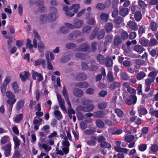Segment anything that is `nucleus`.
<instances>
[{"label":"nucleus","mask_w":158,"mask_h":158,"mask_svg":"<svg viewBox=\"0 0 158 158\" xmlns=\"http://www.w3.org/2000/svg\"><path fill=\"white\" fill-rule=\"evenodd\" d=\"M150 54L152 57H155L156 59H158V49H152L149 52Z\"/></svg>","instance_id":"25"},{"label":"nucleus","mask_w":158,"mask_h":158,"mask_svg":"<svg viewBox=\"0 0 158 158\" xmlns=\"http://www.w3.org/2000/svg\"><path fill=\"white\" fill-rule=\"evenodd\" d=\"M80 7V5L79 4H73L69 7L70 10H73V12L75 13H77Z\"/></svg>","instance_id":"21"},{"label":"nucleus","mask_w":158,"mask_h":158,"mask_svg":"<svg viewBox=\"0 0 158 158\" xmlns=\"http://www.w3.org/2000/svg\"><path fill=\"white\" fill-rule=\"evenodd\" d=\"M96 138L94 136H91L90 139L87 141L86 143L89 145H93L94 146L96 143Z\"/></svg>","instance_id":"31"},{"label":"nucleus","mask_w":158,"mask_h":158,"mask_svg":"<svg viewBox=\"0 0 158 158\" xmlns=\"http://www.w3.org/2000/svg\"><path fill=\"white\" fill-rule=\"evenodd\" d=\"M38 47L39 50L40 52L43 51L45 49V47L44 43L40 41L38 42Z\"/></svg>","instance_id":"55"},{"label":"nucleus","mask_w":158,"mask_h":158,"mask_svg":"<svg viewBox=\"0 0 158 158\" xmlns=\"http://www.w3.org/2000/svg\"><path fill=\"white\" fill-rule=\"evenodd\" d=\"M70 54H67L63 56L60 60V62L62 63H65L71 59Z\"/></svg>","instance_id":"38"},{"label":"nucleus","mask_w":158,"mask_h":158,"mask_svg":"<svg viewBox=\"0 0 158 158\" xmlns=\"http://www.w3.org/2000/svg\"><path fill=\"white\" fill-rule=\"evenodd\" d=\"M129 10L128 8H122L120 9L119 14L123 17H124L128 14Z\"/></svg>","instance_id":"20"},{"label":"nucleus","mask_w":158,"mask_h":158,"mask_svg":"<svg viewBox=\"0 0 158 158\" xmlns=\"http://www.w3.org/2000/svg\"><path fill=\"white\" fill-rule=\"evenodd\" d=\"M127 26L128 27L133 30L137 31L138 28V27L137 23L131 21H129L127 23Z\"/></svg>","instance_id":"9"},{"label":"nucleus","mask_w":158,"mask_h":158,"mask_svg":"<svg viewBox=\"0 0 158 158\" xmlns=\"http://www.w3.org/2000/svg\"><path fill=\"white\" fill-rule=\"evenodd\" d=\"M149 27L153 31H156L157 29L158 25L155 22L152 21L149 24Z\"/></svg>","instance_id":"22"},{"label":"nucleus","mask_w":158,"mask_h":158,"mask_svg":"<svg viewBox=\"0 0 158 158\" xmlns=\"http://www.w3.org/2000/svg\"><path fill=\"white\" fill-rule=\"evenodd\" d=\"M137 98L134 94H131L125 100L126 103L128 105H134L137 102Z\"/></svg>","instance_id":"3"},{"label":"nucleus","mask_w":158,"mask_h":158,"mask_svg":"<svg viewBox=\"0 0 158 158\" xmlns=\"http://www.w3.org/2000/svg\"><path fill=\"white\" fill-rule=\"evenodd\" d=\"M104 64L107 67H110L112 66L113 60L110 56L106 57Z\"/></svg>","instance_id":"16"},{"label":"nucleus","mask_w":158,"mask_h":158,"mask_svg":"<svg viewBox=\"0 0 158 158\" xmlns=\"http://www.w3.org/2000/svg\"><path fill=\"white\" fill-rule=\"evenodd\" d=\"M6 95L7 98L10 99H13L15 98V95L10 91H7L6 93Z\"/></svg>","instance_id":"58"},{"label":"nucleus","mask_w":158,"mask_h":158,"mask_svg":"<svg viewBox=\"0 0 158 158\" xmlns=\"http://www.w3.org/2000/svg\"><path fill=\"white\" fill-rule=\"evenodd\" d=\"M46 59L47 64V68L48 70H52L53 69V66L52 64L51 61L50 60L49 56L48 58L46 57Z\"/></svg>","instance_id":"52"},{"label":"nucleus","mask_w":158,"mask_h":158,"mask_svg":"<svg viewBox=\"0 0 158 158\" xmlns=\"http://www.w3.org/2000/svg\"><path fill=\"white\" fill-rule=\"evenodd\" d=\"M133 49L139 54H141L145 50L142 46L139 45H135L133 47Z\"/></svg>","instance_id":"15"},{"label":"nucleus","mask_w":158,"mask_h":158,"mask_svg":"<svg viewBox=\"0 0 158 158\" xmlns=\"http://www.w3.org/2000/svg\"><path fill=\"white\" fill-rule=\"evenodd\" d=\"M100 17L101 20L106 22L109 19V15L107 14L102 13L100 14Z\"/></svg>","instance_id":"37"},{"label":"nucleus","mask_w":158,"mask_h":158,"mask_svg":"<svg viewBox=\"0 0 158 158\" xmlns=\"http://www.w3.org/2000/svg\"><path fill=\"white\" fill-rule=\"evenodd\" d=\"M128 37L129 35L127 31H123L121 33V38L122 40H127Z\"/></svg>","instance_id":"48"},{"label":"nucleus","mask_w":158,"mask_h":158,"mask_svg":"<svg viewBox=\"0 0 158 158\" xmlns=\"http://www.w3.org/2000/svg\"><path fill=\"white\" fill-rule=\"evenodd\" d=\"M94 107V106L93 104H88L85 106H81V110L85 112H89L92 111Z\"/></svg>","instance_id":"10"},{"label":"nucleus","mask_w":158,"mask_h":158,"mask_svg":"<svg viewBox=\"0 0 158 158\" xmlns=\"http://www.w3.org/2000/svg\"><path fill=\"white\" fill-rule=\"evenodd\" d=\"M134 14V17L135 20L137 22L140 21L142 18V15L141 12L137 11Z\"/></svg>","instance_id":"24"},{"label":"nucleus","mask_w":158,"mask_h":158,"mask_svg":"<svg viewBox=\"0 0 158 158\" xmlns=\"http://www.w3.org/2000/svg\"><path fill=\"white\" fill-rule=\"evenodd\" d=\"M97 140L99 143H102L106 141V138L103 136L99 135L97 137Z\"/></svg>","instance_id":"60"},{"label":"nucleus","mask_w":158,"mask_h":158,"mask_svg":"<svg viewBox=\"0 0 158 158\" xmlns=\"http://www.w3.org/2000/svg\"><path fill=\"white\" fill-rule=\"evenodd\" d=\"M145 26L144 25H142L139 27L138 30V34L139 37L142 36L143 33H145Z\"/></svg>","instance_id":"33"},{"label":"nucleus","mask_w":158,"mask_h":158,"mask_svg":"<svg viewBox=\"0 0 158 158\" xmlns=\"http://www.w3.org/2000/svg\"><path fill=\"white\" fill-rule=\"evenodd\" d=\"M158 45V41L154 38H151L149 41V47H153Z\"/></svg>","instance_id":"28"},{"label":"nucleus","mask_w":158,"mask_h":158,"mask_svg":"<svg viewBox=\"0 0 158 158\" xmlns=\"http://www.w3.org/2000/svg\"><path fill=\"white\" fill-rule=\"evenodd\" d=\"M60 31L62 33H66L69 32V30L67 27L63 26L60 28Z\"/></svg>","instance_id":"62"},{"label":"nucleus","mask_w":158,"mask_h":158,"mask_svg":"<svg viewBox=\"0 0 158 158\" xmlns=\"http://www.w3.org/2000/svg\"><path fill=\"white\" fill-rule=\"evenodd\" d=\"M113 36L112 35H106L105 37V41L104 44L106 43L107 44L108 43L111 42L113 39Z\"/></svg>","instance_id":"49"},{"label":"nucleus","mask_w":158,"mask_h":158,"mask_svg":"<svg viewBox=\"0 0 158 158\" xmlns=\"http://www.w3.org/2000/svg\"><path fill=\"white\" fill-rule=\"evenodd\" d=\"M29 73L27 71H24L19 75V77L23 81H25L26 79L30 76Z\"/></svg>","instance_id":"12"},{"label":"nucleus","mask_w":158,"mask_h":158,"mask_svg":"<svg viewBox=\"0 0 158 158\" xmlns=\"http://www.w3.org/2000/svg\"><path fill=\"white\" fill-rule=\"evenodd\" d=\"M49 10L51 13L48 15V21L49 22H52L54 21L57 18L56 15L57 11L56 9L53 6H51L49 8Z\"/></svg>","instance_id":"2"},{"label":"nucleus","mask_w":158,"mask_h":158,"mask_svg":"<svg viewBox=\"0 0 158 158\" xmlns=\"http://www.w3.org/2000/svg\"><path fill=\"white\" fill-rule=\"evenodd\" d=\"M75 78L78 81L84 80L86 79V76L83 73H79L76 75Z\"/></svg>","instance_id":"26"},{"label":"nucleus","mask_w":158,"mask_h":158,"mask_svg":"<svg viewBox=\"0 0 158 158\" xmlns=\"http://www.w3.org/2000/svg\"><path fill=\"white\" fill-rule=\"evenodd\" d=\"M134 139V135H130L126 136L125 138V140L128 143H130Z\"/></svg>","instance_id":"57"},{"label":"nucleus","mask_w":158,"mask_h":158,"mask_svg":"<svg viewBox=\"0 0 158 158\" xmlns=\"http://www.w3.org/2000/svg\"><path fill=\"white\" fill-rule=\"evenodd\" d=\"M96 125L99 128H103L105 126V124L104 122L101 119H98L96 121Z\"/></svg>","instance_id":"46"},{"label":"nucleus","mask_w":158,"mask_h":158,"mask_svg":"<svg viewBox=\"0 0 158 158\" xmlns=\"http://www.w3.org/2000/svg\"><path fill=\"white\" fill-rule=\"evenodd\" d=\"M120 85V84L118 82L114 81L110 84V89H114L118 87Z\"/></svg>","instance_id":"39"},{"label":"nucleus","mask_w":158,"mask_h":158,"mask_svg":"<svg viewBox=\"0 0 158 158\" xmlns=\"http://www.w3.org/2000/svg\"><path fill=\"white\" fill-rule=\"evenodd\" d=\"M138 3L139 6L141 8L142 10H145L147 7V4L142 0H138Z\"/></svg>","instance_id":"42"},{"label":"nucleus","mask_w":158,"mask_h":158,"mask_svg":"<svg viewBox=\"0 0 158 158\" xmlns=\"http://www.w3.org/2000/svg\"><path fill=\"white\" fill-rule=\"evenodd\" d=\"M83 22L82 20H77L74 22V24L75 28H78L82 26Z\"/></svg>","instance_id":"36"},{"label":"nucleus","mask_w":158,"mask_h":158,"mask_svg":"<svg viewBox=\"0 0 158 158\" xmlns=\"http://www.w3.org/2000/svg\"><path fill=\"white\" fill-rule=\"evenodd\" d=\"M105 116V112L102 111H98L94 112V117L102 118Z\"/></svg>","instance_id":"23"},{"label":"nucleus","mask_w":158,"mask_h":158,"mask_svg":"<svg viewBox=\"0 0 158 158\" xmlns=\"http://www.w3.org/2000/svg\"><path fill=\"white\" fill-rule=\"evenodd\" d=\"M31 41L29 39L27 38V42L26 44V47L27 48H29L30 49L32 48L33 47V45L32 44H31Z\"/></svg>","instance_id":"64"},{"label":"nucleus","mask_w":158,"mask_h":158,"mask_svg":"<svg viewBox=\"0 0 158 158\" xmlns=\"http://www.w3.org/2000/svg\"><path fill=\"white\" fill-rule=\"evenodd\" d=\"M57 96L60 107L63 110L66 111V110L64 106V100L60 95L57 94Z\"/></svg>","instance_id":"8"},{"label":"nucleus","mask_w":158,"mask_h":158,"mask_svg":"<svg viewBox=\"0 0 158 158\" xmlns=\"http://www.w3.org/2000/svg\"><path fill=\"white\" fill-rule=\"evenodd\" d=\"M115 151L117 152H122L123 153H127L128 151V149L126 148L116 147H115Z\"/></svg>","instance_id":"43"},{"label":"nucleus","mask_w":158,"mask_h":158,"mask_svg":"<svg viewBox=\"0 0 158 158\" xmlns=\"http://www.w3.org/2000/svg\"><path fill=\"white\" fill-rule=\"evenodd\" d=\"M98 69V67L95 65L92 64L89 66L88 70L90 71H94L97 70Z\"/></svg>","instance_id":"63"},{"label":"nucleus","mask_w":158,"mask_h":158,"mask_svg":"<svg viewBox=\"0 0 158 158\" xmlns=\"http://www.w3.org/2000/svg\"><path fill=\"white\" fill-rule=\"evenodd\" d=\"M91 27L90 26H85L82 29L83 33H89L91 30Z\"/></svg>","instance_id":"50"},{"label":"nucleus","mask_w":158,"mask_h":158,"mask_svg":"<svg viewBox=\"0 0 158 158\" xmlns=\"http://www.w3.org/2000/svg\"><path fill=\"white\" fill-rule=\"evenodd\" d=\"M73 94L77 97H81L83 94V91L77 88H75L73 89Z\"/></svg>","instance_id":"13"},{"label":"nucleus","mask_w":158,"mask_h":158,"mask_svg":"<svg viewBox=\"0 0 158 158\" xmlns=\"http://www.w3.org/2000/svg\"><path fill=\"white\" fill-rule=\"evenodd\" d=\"M107 80L109 82H111L114 80V78L113 72L111 71H109L107 75Z\"/></svg>","instance_id":"32"},{"label":"nucleus","mask_w":158,"mask_h":158,"mask_svg":"<svg viewBox=\"0 0 158 158\" xmlns=\"http://www.w3.org/2000/svg\"><path fill=\"white\" fill-rule=\"evenodd\" d=\"M122 42V41L119 36H115L113 44V45L115 47H113V48H115L116 47H119L121 45Z\"/></svg>","instance_id":"5"},{"label":"nucleus","mask_w":158,"mask_h":158,"mask_svg":"<svg viewBox=\"0 0 158 158\" xmlns=\"http://www.w3.org/2000/svg\"><path fill=\"white\" fill-rule=\"evenodd\" d=\"M23 115L22 113L17 115L15 118V121L17 123H19L23 119Z\"/></svg>","instance_id":"41"},{"label":"nucleus","mask_w":158,"mask_h":158,"mask_svg":"<svg viewBox=\"0 0 158 158\" xmlns=\"http://www.w3.org/2000/svg\"><path fill=\"white\" fill-rule=\"evenodd\" d=\"M123 21V19L120 16H117L114 19V23L116 24L119 25Z\"/></svg>","instance_id":"53"},{"label":"nucleus","mask_w":158,"mask_h":158,"mask_svg":"<svg viewBox=\"0 0 158 158\" xmlns=\"http://www.w3.org/2000/svg\"><path fill=\"white\" fill-rule=\"evenodd\" d=\"M97 57V60L100 64H104L105 61V59L102 55L98 54V55Z\"/></svg>","instance_id":"30"},{"label":"nucleus","mask_w":158,"mask_h":158,"mask_svg":"<svg viewBox=\"0 0 158 158\" xmlns=\"http://www.w3.org/2000/svg\"><path fill=\"white\" fill-rule=\"evenodd\" d=\"M158 73L157 71H153L148 74V77L145 80L144 82L145 91L146 92H148L149 91L151 84L154 82Z\"/></svg>","instance_id":"1"},{"label":"nucleus","mask_w":158,"mask_h":158,"mask_svg":"<svg viewBox=\"0 0 158 158\" xmlns=\"http://www.w3.org/2000/svg\"><path fill=\"white\" fill-rule=\"evenodd\" d=\"M98 47V51L99 52H100L101 50L100 49L98 44L95 41L91 43V49L92 52H95L97 49Z\"/></svg>","instance_id":"18"},{"label":"nucleus","mask_w":158,"mask_h":158,"mask_svg":"<svg viewBox=\"0 0 158 158\" xmlns=\"http://www.w3.org/2000/svg\"><path fill=\"white\" fill-rule=\"evenodd\" d=\"M105 31L103 29L101 30L97 35V39L98 40H101L102 39L105 35Z\"/></svg>","instance_id":"44"},{"label":"nucleus","mask_w":158,"mask_h":158,"mask_svg":"<svg viewBox=\"0 0 158 158\" xmlns=\"http://www.w3.org/2000/svg\"><path fill=\"white\" fill-rule=\"evenodd\" d=\"M76 87L84 89L88 88L89 86V83L85 81H81L75 84Z\"/></svg>","instance_id":"7"},{"label":"nucleus","mask_w":158,"mask_h":158,"mask_svg":"<svg viewBox=\"0 0 158 158\" xmlns=\"http://www.w3.org/2000/svg\"><path fill=\"white\" fill-rule=\"evenodd\" d=\"M120 78L122 80L124 81H128L130 80V77L128 76L127 72H121L120 74Z\"/></svg>","instance_id":"29"},{"label":"nucleus","mask_w":158,"mask_h":158,"mask_svg":"<svg viewBox=\"0 0 158 158\" xmlns=\"http://www.w3.org/2000/svg\"><path fill=\"white\" fill-rule=\"evenodd\" d=\"M138 112L140 117H142L143 115H145L148 112L147 109L142 106L138 108Z\"/></svg>","instance_id":"6"},{"label":"nucleus","mask_w":158,"mask_h":158,"mask_svg":"<svg viewBox=\"0 0 158 158\" xmlns=\"http://www.w3.org/2000/svg\"><path fill=\"white\" fill-rule=\"evenodd\" d=\"M96 130L94 128L88 129L85 131L84 134L87 135H90L96 132Z\"/></svg>","instance_id":"51"},{"label":"nucleus","mask_w":158,"mask_h":158,"mask_svg":"<svg viewBox=\"0 0 158 158\" xmlns=\"http://www.w3.org/2000/svg\"><path fill=\"white\" fill-rule=\"evenodd\" d=\"M150 149L152 152V153H155L158 151V145L157 144H151Z\"/></svg>","instance_id":"40"},{"label":"nucleus","mask_w":158,"mask_h":158,"mask_svg":"<svg viewBox=\"0 0 158 158\" xmlns=\"http://www.w3.org/2000/svg\"><path fill=\"white\" fill-rule=\"evenodd\" d=\"M25 103L24 100H20L16 103V109L17 111H19L23 107Z\"/></svg>","instance_id":"17"},{"label":"nucleus","mask_w":158,"mask_h":158,"mask_svg":"<svg viewBox=\"0 0 158 158\" xmlns=\"http://www.w3.org/2000/svg\"><path fill=\"white\" fill-rule=\"evenodd\" d=\"M98 106L99 108L101 110L105 109L107 106V104L105 102H103L98 103Z\"/></svg>","instance_id":"59"},{"label":"nucleus","mask_w":158,"mask_h":158,"mask_svg":"<svg viewBox=\"0 0 158 158\" xmlns=\"http://www.w3.org/2000/svg\"><path fill=\"white\" fill-rule=\"evenodd\" d=\"M146 76V74L143 71H141L137 73L136 78L138 80L143 79Z\"/></svg>","instance_id":"35"},{"label":"nucleus","mask_w":158,"mask_h":158,"mask_svg":"<svg viewBox=\"0 0 158 158\" xmlns=\"http://www.w3.org/2000/svg\"><path fill=\"white\" fill-rule=\"evenodd\" d=\"M36 77H38V78L37 79V81L39 82L43 80V77L41 74L39 73L36 72H34L32 75V79L34 80H36Z\"/></svg>","instance_id":"11"},{"label":"nucleus","mask_w":158,"mask_h":158,"mask_svg":"<svg viewBox=\"0 0 158 158\" xmlns=\"http://www.w3.org/2000/svg\"><path fill=\"white\" fill-rule=\"evenodd\" d=\"M139 42L141 46L144 47H149V40L147 39L142 38L139 40Z\"/></svg>","instance_id":"27"},{"label":"nucleus","mask_w":158,"mask_h":158,"mask_svg":"<svg viewBox=\"0 0 158 158\" xmlns=\"http://www.w3.org/2000/svg\"><path fill=\"white\" fill-rule=\"evenodd\" d=\"M113 28V24L111 23H107L104 26V29L107 33H110Z\"/></svg>","instance_id":"14"},{"label":"nucleus","mask_w":158,"mask_h":158,"mask_svg":"<svg viewBox=\"0 0 158 158\" xmlns=\"http://www.w3.org/2000/svg\"><path fill=\"white\" fill-rule=\"evenodd\" d=\"M135 63L137 65H140L144 64L146 62L141 59H137L135 60Z\"/></svg>","instance_id":"61"},{"label":"nucleus","mask_w":158,"mask_h":158,"mask_svg":"<svg viewBox=\"0 0 158 158\" xmlns=\"http://www.w3.org/2000/svg\"><path fill=\"white\" fill-rule=\"evenodd\" d=\"M40 23L41 24H44L46 23L47 21V14H41L40 17Z\"/></svg>","instance_id":"19"},{"label":"nucleus","mask_w":158,"mask_h":158,"mask_svg":"<svg viewBox=\"0 0 158 158\" xmlns=\"http://www.w3.org/2000/svg\"><path fill=\"white\" fill-rule=\"evenodd\" d=\"M54 114L58 120H60L62 117V116L60 111L58 110H55L54 111Z\"/></svg>","instance_id":"56"},{"label":"nucleus","mask_w":158,"mask_h":158,"mask_svg":"<svg viewBox=\"0 0 158 158\" xmlns=\"http://www.w3.org/2000/svg\"><path fill=\"white\" fill-rule=\"evenodd\" d=\"M89 49V45L87 43H84L78 45L76 49L78 51L85 52L87 51Z\"/></svg>","instance_id":"4"},{"label":"nucleus","mask_w":158,"mask_h":158,"mask_svg":"<svg viewBox=\"0 0 158 158\" xmlns=\"http://www.w3.org/2000/svg\"><path fill=\"white\" fill-rule=\"evenodd\" d=\"M12 88L14 91V92L16 94L17 93H18L20 90L19 89V87L17 82L14 81L12 83Z\"/></svg>","instance_id":"34"},{"label":"nucleus","mask_w":158,"mask_h":158,"mask_svg":"<svg viewBox=\"0 0 158 158\" xmlns=\"http://www.w3.org/2000/svg\"><path fill=\"white\" fill-rule=\"evenodd\" d=\"M100 146L102 148H105L108 149H110L111 147V145L110 143L106 141L101 143L100 144Z\"/></svg>","instance_id":"47"},{"label":"nucleus","mask_w":158,"mask_h":158,"mask_svg":"<svg viewBox=\"0 0 158 158\" xmlns=\"http://www.w3.org/2000/svg\"><path fill=\"white\" fill-rule=\"evenodd\" d=\"M76 44L73 43H69L65 45V47L68 49H72L76 47Z\"/></svg>","instance_id":"54"},{"label":"nucleus","mask_w":158,"mask_h":158,"mask_svg":"<svg viewBox=\"0 0 158 158\" xmlns=\"http://www.w3.org/2000/svg\"><path fill=\"white\" fill-rule=\"evenodd\" d=\"M114 112L119 117H122L124 115L123 112L120 109L116 108Z\"/></svg>","instance_id":"45"}]
</instances>
